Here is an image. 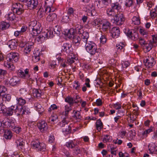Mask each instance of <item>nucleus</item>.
Here are the masks:
<instances>
[{"instance_id":"f8f14e48","label":"nucleus","mask_w":157,"mask_h":157,"mask_svg":"<svg viewBox=\"0 0 157 157\" xmlns=\"http://www.w3.org/2000/svg\"><path fill=\"white\" fill-rule=\"evenodd\" d=\"M152 131V129L151 128L146 130L138 134V136L141 140L145 139L148 136V135Z\"/></svg>"},{"instance_id":"052dcab7","label":"nucleus","mask_w":157,"mask_h":157,"mask_svg":"<svg viewBox=\"0 0 157 157\" xmlns=\"http://www.w3.org/2000/svg\"><path fill=\"white\" fill-rule=\"evenodd\" d=\"M112 140L111 137L109 135H106L104 136L103 141L105 143L107 142H110Z\"/></svg>"},{"instance_id":"a19ab883","label":"nucleus","mask_w":157,"mask_h":157,"mask_svg":"<svg viewBox=\"0 0 157 157\" xmlns=\"http://www.w3.org/2000/svg\"><path fill=\"white\" fill-rule=\"evenodd\" d=\"M8 44L9 46L11 49H14L16 48V41L14 40L9 41Z\"/></svg>"},{"instance_id":"a18cd8bd","label":"nucleus","mask_w":157,"mask_h":157,"mask_svg":"<svg viewBox=\"0 0 157 157\" xmlns=\"http://www.w3.org/2000/svg\"><path fill=\"white\" fill-rule=\"evenodd\" d=\"M75 32L74 29L73 28L71 29L68 30V33L67 34V36L68 38H71L73 36H74Z\"/></svg>"},{"instance_id":"680f3d73","label":"nucleus","mask_w":157,"mask_h":157,"mask_svg":"<svg viewBox=\"0 0 157 157\" xmlns=\"http://www.w3.org/2000/svg\"><path fill=\"white\" fill-rule=\"evenodd\" d=\"M37 14L41 18L44 15V13L43 8H40L37 12Z\"/></svg>"},{"instance_id":"79ce46f5","label":"nucleus","mask_w":157,"mask_h":157,"mask_svg":"<svg viewBox=\"0 0 157 157\" xmlns=\"http://www.w3.org/2000/svg\"><path fill=\"white\" fill-rule=\"evenodd\" d=\"M76 144V143H75L72 140L67 142L66 143V146L69 148L72 149L75 146Z\"/></svg>"},{"instance_id":"e433bc0d","label":"nucleus","mask_w":157,"mask_h":157,"mask_svg":"<svg viewBox=\"0 0 157 157\" xmlns=\"http://www.w3.org/2000/svg\"><path fill=\"white\" fill-rule=\"evenodd\" d=\"M101 20L99 19H96L93 21L91 22V24L93 26L98 27L100 26V25H101Z\"/></svg>"},{"instance_id":"39448f33","label":"nucleus","mask_w":157,"mask_h":157,"mask_svg":"<svg viewBox=\"0 0 157 157\" xmlns=\"http://www.w3.org/2000/svg\"><path fill=\"white\" fill-rule=\"evenodd\" d=\"M144 61L145 66L149 68L152 67L155 64L154 58L151 56L146 57V59H144Z\"/></svg>"},{"instance_id":"774afa93","label":"nucleus","mask_w":157,"mask_h":157,"mask_svg":"<svg viewBox=\"0 0 157 157\" xmlns=\"http://www.w3.org/2000/svg\"><path fill=\"white\" fill-rule=\"evenodd\" d=\"M126 132L125 131L122 130L119 132L118 135L122 138H124L126 134Z\"/></svg>"},{"instance_id":"f257e3e1","label":"nucleus","mask_w":157,"mask_h":157,"mask_svg":"<svg viewBox=\"0 0 157 157\" xmlns=\"http://www.w3.org/2000/svg\"><path fill=\"white\" fill-rule=\"evenodd\" d=\"M18 75L20 77L25 79L27 82L29 84L33 83L34 80L31 76L29 73V70L26 68L25 70L22 68H20L17 72Z\"/></svg>"},{"instance_id":"13d9d810","label":"nucleus","mask_w":157,"mask_h":157,"mask_svg":"<svg viewBox=\"0 0 157 157\" xmlns=\"http://www.w3.org/2000/svg\"><path fill=\"white\" fill-rule=\"evenodd\" d=\"M40 142L38 141H33L32 142L31 145L33 148L35 149L38 150Z\"/></svg>"},{"instance_id":"8fccbe9b","label":"nucleus","mask_w":157,"mask_h":157,"mask_svg":"<svg viewBox=\"0 0 157 157\" xmlns=\"http://www.w3.org/2000/svg\"><path fill=\"white\" fill-rule=\"evenodd\" d=\"M34 28H32V31L31 34L33 36H37L38 34H40L41 30L38 29H34Z\"/></svg>"},{"instance_id":"f704fd0d","label":"nucleus","mask_w":157,"mask_h":157,"mask_svg":"<svg viewBox=\"0 0 157 157\" xmlns=\"http://www.w3.org/2000/svg\"><path fill=\"white\" fill-rule=\"evenodd\" d=\"M148 147L150 153L151 154H153L157 151V146L154 144L150 145Z\"/></svg>"},{"instance_id":"bf43d9fd","label":"nucleus","mask_w":157,"mask_h":157,"mask_svg":"<svg viewBox=\"0 0 157 157\" xmlns=\"http://www.w3.org/2000/svg\"><path fill=\"white\" fill-rule=\"evenodd\" d=\"M76 59L75 57L70 56L68 57L67 61L68 63L70 64H72L75 62V60H76Z\"/></svg>"},{"instance_id":"dca6fc26","label":"nucleus","mask_w":157,"mask_h":157,"mask_svg":"<svg viewBox=\"0 0 157 157\" xmlns=\"http://www.w3.org/2000/svg\"><path fill=\"white\" fill-rule=\"evenodd\" d=\"M57 19V15L55 13H51L47 16V21L49 22L55 21Z\"/></svg>"},{"instance_id":"aec40b11","label":"nucleus","mask_w":157,"mask_h":157,"mask_svg":"<svg viewBox=\"0 0 157 157\" xmlns=\"http://www.w3.org/2000/svg\"><path fill=\"white\" fill-rule=\"evenodd\" d=\"M45 35L43 32L40 33V35L38 37H36L35 39L36 41H37L39 43H41L43 42L46 38Z\"/></svg>"},{"instance_id":"c85d7f7f","label":"nucleus","mask_w":157,"mask_h":157,"mask_svg":"<svg viewBox=\"0 0 157 157\" xmlns=\"http://www.w3.org/2000/svg\"><path fill=\"white\" fill-rule=\"evenodd\" d=\"M71 105H66L64 107V111L63 112V114L66 117H67L69 112L72 110Z\"/></svg>"},{"instance_id":"6e6d98bb","label":"nucleus","mask_w":157,"mask_h":157,"mask_svg":"<svg viewBox=\"0 0 157 157\" xmlns=\"http://www.w3.org/2000/svg\"><path fill=\"white\" fill-rule=\"evenodd\" d=\"M39 145L37 150L38 151H44L46 149V145L44 143L40 142Z\"/></svg>"},{"instance_id":"09e8293b","label":"nucleus","mask_w":157,"mask_h":157,"mask_svg":"<svg viewBox=\"0 0 157 157\" xmlns=\"http://www.w3.org/2000/svg\"><path fill=\"white\" fill-rule=\"evenodd\" d=\"M74 117L77 119H81V116L79 111L74 110L73 111Z\"/></svg>"},{"instance_id":"7c9ffc66","label":"nucleus","mask_w":157,"mask_h":157,"mask_svg":"<svg viewBox=\"0 0 157 157\" xmlns=\"http://www.w3.org/2000/svg\"><path fill=\"white\" fill-rule=\"evenodd\" d=\"M10 25L9 23L5 21L2 22L0 24V29L2 30H6L8 28Z\"/></svg>"},{"instance_id":"ea45409f","label":"nucleus","mask_w":157,"mask_h":157,"mask_svg":"<svg viewBox=\"0 0 157 157\" xmlns=\"http://www.w3.org/2000/svg\"><path fill=\"white\" fill-rule=\"evenodd\" d=\"M16 143L17 146H23L25 144V143L23 142V139L21 137H18L16 140Z\"/></svg>"},{"instance_id":"2f4dec72","label":"nucleus","mask_w":157,"mask_h":157,"mask_svg":"<svg viewBox=\"0 0 157 157\" xmlns=\"http://www.w3.org/2000/svg\"><path fill=\"white\" fill-rule=\"evenodd\" d=\"M45 35V37L46 38H51L53 37V31L51 30H48L43 32Z\"/></svg>"},{"instance_id":"4c0bfd02","label":"nucleus","mask_w":157,"mask_h":157,"mask_svg":"<svg viewBox=\"0 0 157 157\" xmlns=\"http://www.w3.org/2000/svg\"><path fill=\"white\" fill-rule=\"evenodd\" d=\"M132 23L135 25H139L140 23L139 17L134 16L132 19Z\"/></svg>"},{"instance_id":"58836bf2","label":"nucleus","mask_w":157,"mask_h":157,"mask_svg":"<svg viewBox=\"0 0 157 157\" xmlns=\"http://www.w3.org/2000/svg\"><path fill=\"white\" fill-rule=\"evenodd\" d=\"M62 132L63 133H65L66 134H68L70 133L71 132V127L69 125H67L62 128Z\"/></svg>"},{"instance_id":"4be33fe9","label":"nucleus","mask_w":157,"mask_h":157,"mask_svg":"<svg viewBox=\"0 0 157 157\" xmlns=\"http://www.w3.org/2000/svg\"><path fill=\"white\" fill-rule=\"evenodd\" d=\"M35 109L40 114L42 113L44 111L43 108L40 104L38 103H36L34 104Z\"/></svg>"},{"instance_id":"412c9836","label":"nucleus","mask_w":157,"mask_h":157,"mask_svg":"<svg viewBox=\"0 0 157 157\" xmlns=\"http://www.w3.org/2000/svg\"><path fill=\"white\" fill-rule=\"evenodd\" d=\"M75 32L79 34H81L83 32V27L79 24H76L74 29Z\"/></svg>"},{"instance_id":"603ef678","label":"nucleus","mask_w":157,"mask_h":157,"mask_svg":"<svg viewBox=\"0 0 157 157\" xmlns=\"http://www.w3.org/2000/svg\"><path fill=\"white\" fill-rule=\"evenodd\" d=\"M73 87L76 90H79L81 88L80 83L78 81H75L73 83Z\"/></svg>"},{"instance_id":"3c124183","label":"nucleus","mask_w":157,"mask_h":157,"mask_svg":"<svg viewBox=\"0 0 157 157\" xmlns=\"http://www.w3.org/2000/svg\"><path fill=\"white\" fill-rule=\"evenodd\" d=\"M58 61L60 63V67L63 68H64L67 67V64L65 63V61L64 59H62L60 57L59 58Z\"/></svg>"},{"instance_id":"0eeeda50","label":"nucleus","mask_w":157,"mask_h":157,"mask_svg":"<svg viewBox=\"0 0 157 157\" xmlns=\"http://www.w3.org/2000/svg\"><path fill=\"white\" fill-rule=\"evenodd\" d=\"M114 21L117 25H121L124 23L125 18L122 13H119L114 17Z\"/></svg>"},{"instance_id":"e2e57ef3","label":"nucleus","mask_w":157,"mask_h":157,"mask_svg":"<svg viewBox=\"0 0 157 157\" xmlns=\"http://www.w3.org/2000/svg\"><path fill=\"white\" fill-rule=\"evenodd\" d=\"M54 2V0H46L45 1V6H52Z\"/></svg>"},{"instance_id":"338daca9","label":"nucleus","mask_w":157,"mask_h":157,"mask_svg":"<svg viewBox=\"0 0 157 157\" xmlns=\"http://www.w3.org/2000/svg\"><path fill=\"white\" fill-rule=\"evenodd\" d=\"M139 43L143 48L144 47L145 45L147 43L143 38L140 37L139 38Z\"/></svg>"},{"instance_id":"9d476101","label":"nucleus","mask_w":157,"mask_h":157,"mask_svg":"<svg viewBox=\"0 0 157 157\" xmlns=\"http://www.w3.org/2000/svg\"><path fill=\"white\" fill-rule=\"evenodd\" d=\"M37 126L40 132L43 133L46 131L48 129V124L44 121L39 122L37 124Z\"/></svg>"},{"instance_id":"a878e982","label":"nucleus","mask_w":157,"mask_h":157,"mask_svg":"<svg viewBox=\"0 0 157 157\" xmlns=\"http://www.w3.org/2000/svg\"><path fill=\"white\" fill-rule=\"evenodd\" d=\"M12 136V134L11 131L6 130L4 131V137L6 140H10Z\"/></svg>"},{"instance_id":"de8ad7c7","label":"nucleus","mask_w":157,"mask_h":157,"mask_svg":"<svg viewBox=\"0 0 157 157\" xmlns=\"http://www.w3.org/2000/svg\"><path fill=\"white\" fill-rule=\"evenodd\" d=\"M11 96L10 94H6L2 95V100L4 101H9L11 100Z\"/></svg>"},{"instance_id":"0e129e2a","label":"nucleus","mask_w":157,"mask_h":157,"mask_svg":"<svg viewBox=\"0 0 157 157\" xmlns=\"http://www.w3.org/2000/svg\"><path fill=\"white\" fill-rule=\"evenodd\" d=\"M124 46V44L121 43H120L116 44V48L117 49L121 50L122 49H123V48Z\"/></svg>"},{"instance_id":"20e7f679","label":"nucleus","mask_w":157,"mask_h":157,"mask_svg":"<svg viewBox=\"0 0 157 157\" xmlns=\"http://www.w3.org/2000/svg\"><path fill=\"white\" fill-rule=\"evenodd\" d=\"M18 56L17 53L11 52L7 55L6 59L7 61H9L12 63H15L18 60Z\"/></svg>"},{"instance_id":"4468645a","label":"nucleus","mask_w":157,"mask_h":157,"mask_svg":"<svg viewBox=\"0 0 157 157\" xmlns=\"http://www.w3.org/2000/svg\"><path fill=\"white\" fill-rule=\"evenodd\" d=\"M71 44L66 43L63 44L62 46V50L64 52L69 53L71 50Z\"/></svg>"},{"instance_id":"393cba45","label":"nucleus","mask_w":157,"mask_h":157,"mask_svg":"<svg viewBox=\"0 0 157 157\" xmlns=\"http://www.w3.org/2000/svg\"><path fill=\"white\" fill-rule=\"evenodd\" d=\"M111 7L114 10L116 11L117 12L121 8V6L120 3L117 2L113 3L111 4Z\"/></svg>"},{"instance_id":"7ed1b4c3","label":"nucleus","mask_w":157,"mask_h":157,"mask_svg":"<svg viewBox=\"0 0 157 157\" xmlns=\"http://www.w3.org/2000/svg\"><path fill=\"white\" fill-rule=\"evenodd\" d=\"M23 6L19 3H13L11 9L17 15H20L24 12V9L23 8Z\"/></svg>"},{"instance_id":"4d7b16f0","label":"nucleus","mask_w":157,"mask_h":157,"mask_svg":"<svg viewBox=\"0 0 157 157\" xmlns=\"http://www.w3.org/2000/svg\"><path fill=\"white\" fill-rule=\"evenodd\" d=\"M140 33L143 36L145 37H146L148 34V32L147 30L143 28H140Z\"/></svg>"},{"instance_id":"9b49d317","label":"nucleus","mask_w":157,"mask_h":157,"mask_svg":"<svg viewBox=\"0 0 157 157\" xmlns=\"http://www.w3.org/2000/svg\"><path fill=\"white\" fill-rule=\"evenodd\" d=\"M33 43L32 42H29L27 43L24 46V52L25 54L26 55L29 54L31 50V49L33 47Z\"/></svg>"},{"instance_id":"cd10ccee","label":"nucleus","mask_w":157,"mask_h":157,"mask_svg":"<svg viewBox=\"0 0 157 157\" xmlns=\"http://www.w3.org/2000/svg\"><path fill=\"white\" fill-rule=\"evenodd\" d=\"M4 66L10 69L11 70H13L15 69V67L12 62L9 61H5L4 62Z\"/></svg>"},{"instance_id":"423d86ee","label":"nucleus","mask_w":157,"mask_h":157,"mask_svg":"<svg viewBox=\"0 0 157 157\" xmlns=\"http://www.w3.org/2000/svg\"><path fill=\"white\" fill-rule=\"evenodd\" d=\"M12 12H10L5 15L6 19L9 21H13L16 20L19 21L22 19V17L20 16L19 17H16L15 16L14 12L12 10Z\"/></svg>"},{"instance_id":"c9c22d12","label":"nucleus","mask_w":157,"mask_h":157,"mask_svg":"<svg viewBox=\"0 0 157 157\" xmlns=\"http://www.w3.org/2000/svg\"><path fill=\"white\" fill-rule=\"evenodd\" d=\"M13 122L12 123H10L8 121L6 122L5 124V125L7 128H10V129H12L15 126L16 121L15 120H13Z\"/></svg>"},{"instance_id":"1a4fd4ad","label":"nucleus","mask_w":157,"mask_h":157,"mask_svg":"<svg viewBox=\"0 0 157 157\" xmlns=\"http://www.w3.org/2000/svg\"><path fill=\"white\" fill-rule=\"evenodd\" d=\"M100 27L102 30L104 32L107 31L110 28L111 23L107 20H102L100 25Z\"/></svg>"},{"instance_id":"b1692460","label":"nucleus","mask_w":157,"mask_h":157,"mask_svg":"<svg viewBox=\"0 0 157 157\" xmlns=\"http://www.w3.org/2000/svg\"><path fill=\"white\" fill-rule=\"evenodd\" d=\"M41 91L40 89H34L33 90L32 94L35 98L40 97L41 96Z\"/></svg>"},{"instance_id":"6ab92c4d","label":"nucleus","mask_w":157,"mask_h":157,"mask_svg":"<svg viewBox=\"0 0 157 157\" xmlns=\"http://www.w3.org/2000/svg\"><path fill=\"white\" fill-rule=\"evenodd\" d=\"M82 41L84 42V44L88 43V39L89 37V33L87 32H84L83 30V32L82 33Z\"/></svg>"},{"instance_id":"5fc2aeb1","label":"nucleus","mask_w":157,"mask_h":157,"mask_svg":"<svg viewBox=\"0 0 157 157\" xmlns=\"http://www.w3.org/2000/svg\"><path fill=\"white\" fill-rule=\"evenodd\" d=\"M15 113L16 115L18 116L21 115L22 116V107L19 108L17 106V108L15 110Z\"/></svg>"},{"instance_id":"37998d69","label":"nucleus","mask_w":157,"mask_h":157,"mask_svg":"<svg viewBox=\"0 0 157 157\" xmlns=\"http://www.w3.org/2000/svg\"><path fill=\"white\" fill-rule=\"evenodd\" d=\"M31 25H32L33 27L32 28L41 30V25L39 23H36L35 24L34 22L32 21L31 22Z\"/></svg>"},{"instance_id":"473e14b6","label":"nucleus","mask_w":157,"mask_h":157,"mask_svg":"<svg viewBox=\"0 0 157 157\" xmlns=\"http://www.w3.org/2000/svg\"><path fill=\"white\" fill-rule=\"evenodd\" d=\"M17 104L21 106H23L26 102L25 100L21 97H17L16 99Z\"/></svg>"},{"instance_id":"2eb2a0df","label":"nucleus","mask_w":157,"mask_h":157,"mask_svg":"<svg viewBox=\"0 0 157 157\" xmlns=\"http://www.w3.org/2000/svg\"><path fill=\"white\" fill-rule=\"evenodd\" d=\"M20 82V79L17 76H14L12 78L9 82L10 84L12 86H14L17 84H19Z\"/></svg>"},{"instance_id":"c03bdc74","label":"nucleus","mask_w":157,"mask_h":157,"mask_svg":"<svg viewBox=\"0 0 157 157\" xmlns=\"http://www.w3.org/2000/svg\"><path fill=\"white\" fill-rule=\"evenodd\" d=\"M22 116L24 114H28L30 113V109L27 107L25 106H22Z\"/></svg>"},{"instance_id":"bb28decb","label":"nucleus","mask_w":157,"mask_h":157,"mask_svg":"<svg viewBox=\"0 0 157 157\" xmlns=\"http://www.w3.org/2000/svg\"><path fill=\"white\" fill-rule=\"evenodd\" d=\"M106 13L109 16H114V17L118 14L117 12L112 8L108 9L106 11Z\"/></svg>"},{"instance_id":"c756f323","label":"nucleus","mask_w":157,"mask_h":157,"mask_svg":"<svg viewBox=\"0 0 157 157\" xmlns=\"http://www.w3.org/2000/svg\"><path fill=\"white\" fill-rule=\"evenodd\" d=\"M32 59L34 62H37L40 60V53L38 51H34Z\"/></svg>"},{"instance_id":"f3484780","label":"nucleus","mask_w":157,"mask_h":157,"mask_svg":"<svg viewBox=\"0 0 157 157\" xmlns=\"http://www.w3.org/2000/svg\"><path fill=\"white\" fill-rule=\"evenodd\" d=\"M38 2L37 0H30L28 3V6L32 9H35L38 5Z\"/></svg>"},{"instance_id":"5701e85b","label":"nucleus","mask_w":157,"mask_h":157,"mask_svg":"<svg viewBox=\"0 0 157 157\" xmlns=\"http://www.w3.org/2000/svg\"><path fill=\"white\" fill-rule=\"evenodd\" d=\"M96 128L98 131H100L103 128V123L100 119L98 120L96 123Z\"/></svg>"},{"instance_id":"864d4df0","label":"nucleus","mask_w":157,"mask_h":157,"mask_svg":"<svg viewBox=\"0 0 157 157\" xmlns=\"http://www.w3.org/2000/svg\"><path fill=\"white\" fill-rule=\"evenodd\" d=\"M4 113L6 116H11L13 114V112L10 110L9 107L6 109V110H5V112Z\"/></svg>"},{"instance_id":"69168bd1","label":"nucleus","mask_w":157,"mask_h":157,"mask_svg":"<svg viewBox=\"0 0 157 157\" xmlns=\"http://www.w3.org/2000/svg\"><path fill=\"white\" fill-rule=\"evenodd\" d=\"M144 47L146 48L147 51L149 52L151 49L152 47V44L151 43H147L145 45Z\"/></svg>"},{"instance_id":"a211bd4d","label":"nucleus","mask_w":157,"mask_h":157,"mask_svg":"<svg viewBox=\"0 0 157 157\" xmlns=\"http://www.w3.org/2000/svg\"><path fill=\"white\" fill-rule=\"evenodd\" d=\"M70 121V119L68 117H65L60 123V125L62 128L68 125V124Z\"/></svg>"},{"instance_id":"72a5a7b5","label":"nucleus","mask_w":157,"mask_h":157,"mask_svg":"<svg viewBox=\"0 0 157 157\" xmlns=\"http://www.w3.org/2000/svg\"><path fill=\"white\" fill-rule=\"evenodd\" d=\"M73 43L77 45H78L80 42L81 39L80 37L78 35L74 36L73 37Z\"/></svg>"},{"instance_id":"6e6552de","label":"nucleus","mask_w":157,"mask_h":157,"mask_svg":"<svg viewBox=\"0 0 157 157\" xmlns=\"http://www.w3.org/2000/svg\"><path fill=\"white\" fill-rule=\"evenodd\" d=\"M126 34L127 36L131 38L132 40H136L138 37V35L137 33L134 30H126Z\"/></svg>"},{"instance_id":"ddd939ff","label":"nucleus","mask_w":157,"mask_h":157,"mask_svg":"<svg viewBox=\"0 0 157 157\" xmlns=\"http://www.w3.org/2000/svg\"><path fill=\"white\" fill-rule=\"evenodd\" d=\"M111 36L114 38H116L119 36L120 34V31L119 28L117 27H113L110 32Z\"/></svg>"},{"instance_id":"f03ea898","label":"nucleus","mask_w":157,"mask_h":157,"mask_svg":"<svg viewBox=\"0 0 157 157\" xmlns=\"http://www.w3.org/2000/svg\"><path fill=\"white\" fill-rule=\"evenodd\" d=\"M85 48L86 51L91 55H94L98 52L96 44L90 41L85 44Z\"/></svg>"},{"instance_id":"49530a36","label":"nucleus","mask_w":157,"mask_h":157,"mask_svg":"<svg viewBox=\"0 0 157 157\" xmlns=\"http://www.w3.org/2000/svg\"><path fill=\"white\" fill-rule=\"evenodd\" d=\"M65 101L68 102L69 105H72L74 103V101L72 98L69 96L67 97L65 99Z\"/></svg>"}]
</instances>
